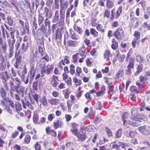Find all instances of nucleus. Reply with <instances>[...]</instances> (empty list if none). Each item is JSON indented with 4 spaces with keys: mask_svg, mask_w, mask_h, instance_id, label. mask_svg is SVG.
Wrapping results in <instances>:
<instances>
[{
    "mask_svg": "<svg viewBox=\"0 0 150 150\" xmlns=\"http://www.w3.org/2000/svg\"><path fill=\"white\" fill-rule=\"evenodd\" d=\"M132 118L133 120L141 122L142 120L146 121L147 120L146 117L142 115H137V110L135 108L131 110Z\"/></svg>",
    "mask_w": 150,
    "mask_h": 150,
    "instance_id": "obj_1",
    "label": "nucleus"
},
{
    "mask_svg": "<svg viewBox=\"0 0 150 150\" xmlns=\"http://www.w3.org/2000/svg\"><path fill=\"white\" fill-rule=\"evenodd\" d=\"M128 115V114L127 112L124 113L122 115V118L124 125H127V124H129L134 127H137L139 125V123L137 122H133L127 120V119Z\"/></svg>",
    "mask_w": 150,
    "mask_h": 150,
    "instance_id": "obj_2",
    "label": "nucleus"
},
{
    "mask_svg": "<svg viewBox=\"0 0 150 150\" xmlns=\"http://www.w3.org/2000/svg\"><path fill=\"white\" fill-rule=\"evenodd\" d=\"M113 35L118 40H122L124 36L123 29L121 28L117 29L114 32Z\"/></svg>",
    "mask_w": 150,
    "mask_h": 150,
    "instance_id": "obj_3",
    "label": "nucleus"
},
{
    "mask_svg": "<svg viewBox=\"0 0 150 150\" xmlns=\"http://www.w3.org/2000/svg\"><path fill=\"white\" fill-rule=\"evenodd\" d=\"M53 68V67L52 64L48 65L46 66L45 64L42 67L41 69V72L42 74L43 73H45L47 75L49 74L52 70Z\"/></svg>",
    "mask_w": 150,
    "mask_h": 150,
    "instance_id": "obj_4",
    "label": "nucleus"
},
{
    "mask_svg": "<svg viewBox=\"0 0 150 150\" xmlns=\"http://www.w3.org/2000/svg\"><path fill=\"white\" fill-rule=\"evenodd\" d=\"M140 133L144 135H148L150 133V127L147 126H144L138 128Z\"/></svg>",
    "mask_w": 150,
    "mask_h": 150,
    "instance_id": "obj_5",
    "label": "nucleus"
},
{
    "mask_svg": "<svg viewBox=\"0 0 150 150\" xmlns=\"http://www.w3.org/2000/svg\"><path fill=\"white\" fill-rule=\"evenodd\" d=\"M14 88L16 92L22 97L24 96L25 88L20 86H15Z\"/></svg>",
    "mask_w": 150,
    "mask_h": 150,
    "instance_id": "obj_6",
    "label": "nucleus"
},
{
    "mask_svg": "<svg viewBox=\"0 0 150 150\" xmlns=\"http://www.w3.org/2000/svg\"><path fill=\"white\" fill-rule=\"evenodd\" d=\"M37 37H36V39L37 40H38V43L40 42H41L43 41V39L44 38V34L40 30L38 29L37 30Z\"/></svg>",
    "mask_w": 150,
    "mask_h": 150,
    "instance_id": "obj_7",
    "label": "nucleus"
},
{
    "mask_svg": "<svg viewBox=\"0 0 150 150\" xmlns=\"http://www.w3.org/2000/svg\"><path fill=\"white\" fill-rule=\"evenodd\" d=\"M9 78V77L7 75V71L1 72L0 73V79L2 80L3 83H5Z\"/></svg>",
    "mask_w": 150,
    "mask_h": 150,
    "instance_id": "obj_8",
    "label": "nucleus"
},
{
    "mask_svg": "<svg viewBox=\"0 0 150 150\" xmlns=\"http://www.w3.org/2000/svg\"><path fill=\"white\" fill-rule=\"evenodd\" d=\"M69 57L68 56H66L64 57V59H62L59 63V67H60L61 69H63L62 66H64L65 63L68 64L69 63Z\"/></svg>",
    "mask_w": 150,
    "mask_h": 150,
    "instance_id": "obj_9",
    "label": "nucleus"
},
{
    "mask_svg": "<svg viewBox=\"0 0 150 150\" xmlns=\"http://www.w3.org/2000/svg\"><path fill=\"white\" fill-rule=\"evenodd\" d=\"M14 44H13V42H9L8 44L9 50V55L8 57L11 58L13 56L14 53Z\"/></svg>",
    "mask_w": 150,
    "mask_h": 150,
    "instance_id": "obj_10",
    "label": "nucleus"
},
{
    "mask_svg": "<svg viewBox=\"0 0 150 150\" xmlns=\"http://www.w3.org/2000/svg\"><path fill=\"white\" fill-rule=\"evenodd\" d=\"M9 2L11 3L10 5L11 7L14 8L17 11L19 12V10L18 8V2L15 0H9Z\"/></svg>",
    "mask_w": 150,
    "mask_h": 150,
    "instance_id": "obj_11",
    "label": "nucleus"
},
{
    "mask_svg": "<svg viewBox=\"0 0 150 150\" xmlns=\"http://www.w3.org/2000/svg\"><path fill=\"white\" fill-rule=\"evenodd\" d=\"M53 123L54 127L55 129H56L59 127L62 128L64 126V123L60 120H55Z\"/></svg>",
    "mask_w": 150,
    "mask_h": 150,
    "instance_id": "obj_12",
    "label": "nucleus"
},
{
    "mask_svg": "<svg viewBox=\"0 0 150 150\" xmlns=\"http://www.w3.org/2000/svg\"><path fill=\"white\" fill-rule=\"evenodd\" d=\"M44 12L42 15L45 14V16L47 18H50L52 16V13L51 11L47 7H45L43 9Z\"/></svg>",
    "mask_w": 150,
    "mask_h": 150,
    "instance_id": "obj_13",
    "label": "nucleus"
},
{
    "mask_svg": "<svg viewBox=\"0 0 150 150\" xmlns=\"http://www.w3.org/2000/svg\"><path fill=\"white\" fill-rule=\"evenodd\" d=\"M39 43L40 45L38 47L39 53L42 56L45 53V52H43L44 42L42 41L41 42H39Z\"/></svg>",
    "mask_w": 150,
    "mask_h": 150,
    "instance_id": "obj_14",
    "label": "nucleus"
},
{
    "mask_svg": "<svg viewBox=\"0 0 150 150\" xmlns=\"http://www.w3.org/2000/svg\"><path fill=\"white\" fill-rule=\"evenodd\" d=\"M77 137L78 141L80 142L84 141L86 138L85 135L84 134L79 132V133L77 134Z\"/></svg>",
    "mask_w": 150,
    "mask_h": 150,
    "instance_id": "obj_15",
    "label": "nucleus"
},
{
    "mask_svg": "<svg viewBox=\"0 0 150 150\" xmlns=\"http://www.w3.org/2000/svg\"><path fill=\"white\" fill-rule=\"evenodd\" d=\"M112 43L111 45L112 48L115 50L118 47V43L116 41L115 38H113L112 40Z\"/></svg>",
    "mask_w": 150,
    "mask_h": 150,
    "instance_id": "obj_16",
    "label": "nucleus"
},
{
    "mask_svg": "<svg viewBox=\"0 0 150 150\" xmlns=\"http://www.w3.org/2000/svg\"><path fill=\"white\" fill-rule=\"evenodd\" d=\"M114 3L112 0H107L106 6L108 8H111L114 6Z\"/></svg>",
    "mask_w": 150,
    "mask_h": 150,
    "instance_id": "obj_17",
    "label": "nucleus"
},
{
    "mask_svg": "<svg viewBox=\"0 0 150 150\" xmlns=\"http://www.w3.org/2000/svg\"><path fill=\"white\" fill-rule=\"evenodd\" d=\"M143 69V66L142 64H140L138 65L137 68V71L135 73V75H138L142 71Z\"/></svg>",
    "mask_w": 150,
    "mask_h": 150,
    "instance_id": "obj_18",
    "label": "nucleus"
},
{
    "mask_svg": "<svg viewBox=\"0 0 150 150\" xmlns=\"http://www.w3.org/2000/svg\"><path fill=\"white\" fill-rule=\"evenodd\" d=\"M67 45L69 46L75 47L78 44V42L75 41L70 40L67 42Z\"/></svg>",
    "mask_w": 150,
    "mask_h": 150,
    "instance_id": "obj_19",
    "label": "nucleus"
},
{
    "mask_svg": "<svg viewBox=\"0 0 150 150\" xmlns=\"http://www.w3.org/2000/svg\"><path fill=\"white\" fill-rule=\"evenodd\" d=\"M0 94L2 98L4 99L7 98L6 97V93L3 88H1L0 90Z\"/></svg>",
    "mask_w": 150,
    "mask_h": 150,
    "instance_id": "obj_20",
    "label": "nucleus"
},
{
    "mask_svg": "<svg viewBox=\"0 0 150 150\" xmlns=\"http://www.w3.org/2000/svg\"><path fill=\"white\" fill-rule=\"evenodd\" d=\"M15 32H11L10 34L12 40L11 39H9L7 40L8 44H9V42H13V44H14L15 42V40L14 38V33Z\"/></svg>",
    "mask_w": 150,
    "mask_h": 150,
    "instance_id": "obj_21",
    "label": "nucleus"
},
{
    "mask_svg": "<svg viewBox=\"0 0 150 150\" xmlns=\"http://www.w3.org/2000/svg\"><path fill=\"white\" fill-rule=\"evenodd\" d=\"M28 48V45L27 42H24L22 44L21 49L23 52H25L26 51L27 49Z\"/></svg>",
    "mask_w": 150,
    "mask_h": 150,
    "instance_id": "obj_22",
    "label": "nucleus"
},
{
    "mask_svg": "<svg viewBox=\"0 0 150 150\" xmlns=\"http://www.w3.org/2000/svg\"><path fill=\"white\" fill-rule=\"evenodd\" d=\"M144 144L146 145V146L142 147H138V150H149V144L148 142H144Z\"/></svg>",
    "mask_w": 150,
    "mask_h": 150,
    "instance_id": "obj_23",
    "label": "nucleus"
},
{
    "mask_svg": "<svg viewBox=\"0 0 150 150\" xmlns=\"http://www.w3.org/2000/svg\"><path fill=\"white\" fill-rule=\"evenodd\" d=\"M49 102L51 105H57L58 104V100L56 99H50Z\"/></svg>",
    "mask_w": 150,
    "mask_h": 150,
    "instance_id": "obj_24",
    "label": "nucleus"
},
{
    "mask_svg": "<svg viewBox=\"0 0 150 150\" xmlns=\"http://www.w3.org/2000/svg\"><path fill=\"white\" fill-rule=\"evenodd\" d=\"M134 36L135 38L134 39H136L138 42H139L140 37V33L137 30L135 31L134 33Z\"/></svg>",
    "mask_w": 150,
    "mask_h": 150,
    "instance_id": "obj_25",
    "label": "nucleus"
},
{
    "mask_svg": "<svg viewBox=\"0 0 150 150\" xmlns=\"http://www.w3.org/2000/svg\"><path fill=\"white\" fill-rule=\"evenodd\" d=\"M134 58L131 59L129 61V63L127 66V68H133L134 67Z\"/></svg>",
    "mask_w": 150,
    "mask_h": 150,
    "instance_id": "obj_26",
    "label": "nucleus"
},
{
    "mask_svg": "<svg viewBox=\"0 0 150 150\" xmlns=\"http://www.w3.org/2000/svg\"><path fill=\"white\" fill-rule=\"evenodd\" d=\"M122 6H120L118 8L115 14L116 18H118L121 13L122 12Z\"/></svg>",
    "mask_w": 150,
    "mask_h": 150,
    "instance_id": "obj_27",
    "label": "nucleus"
},
{
    "mask_svg": "<svg viewBox=\"0 0 150 150\" xmlns=\"http://www.w3.org/2000/svg\"><path fill=\"white\" fill-rule=\"evenodd\" d=\"M110 52L108 50H106L104 54V59L106 61H108L109 60V56Z\"/></svg>",
    "mask_w": 150,
    "mask_h": 150,
    "instance_id": "obj_28",
    "label": "nucleus"
},
{
    "mask_svg": "<svg viewBox=\"0 0 150 150\" xmlns=\"http://www.w3.org/2000/svg\"><path fill=\"white\" fill-rule=\"evenodd\" d=\"M59 19V16L58 12L57 11H55V16L53 19V21L54 23H57Z\"/></svg>",
    "mask_w": 150,
    "mask_h": 150,
    "instance_id": "obj_29",
    "label": "nucleus"
},
{
    "mask_svg": "<svg viewBox=\"0 0 150 150\" xmlns=\"http://www.w3.org/2000/svg\"><path fill=\"white\" fill-rule=\"evenodd\" d=\"M90 33L94 37H97L98 36V33L94 29L92 28L90 29Z\"/></svg>",
    "mask_w": 150,
    "mask_h": 150,
    "instance_id": "obj_30",
    "label": "nucleus"
},
{
    "mask_svg": "<svg viewBox=\"0 0 150 150\" xmlns=\"http://www.w3.org/2000/svg\"><path fill=\"white\" fill-rule=\"evenodd\" d=\"M74 29L80 35H81L83 32V30L81 28L78 26H74Z\"/></svg>",
    "mask_w": 150,
    "mask_h": 150,
    "instance_id": "obj_31",
    "label": "nucleus"
},
{
    "mask_svg": "<svg viewBox=\"0 0 150 150\" xmlns=\"http://www.w3.org/2000/svg\"><path fill=\"white\" fill-rule=\"evenodd\" d=\"M40 102L43 105L45 106H47V102L45 97L44 96L41 98L40 100Z\"/></svg>",
    "mask_w": 150,
    "mask_h": 150,
    "instance_id": "obj_32",
    "label": "nucleus"
},
{
    "mask_svg": "<svg viewBox=\"0 0 150 150\" xmlns=\"http://www.w3.org/2000/svg\"><path fill=\"white\" fill-rule=\"evenodd\" d=\"M1 45V47L3 50V52H6V50L7 49V44L5 42H4L1 43V42H0Z\"/></svg>",
    "mask_w": 150,
    "mask_h": 150,
    "instance_id": "obj_33",
    "label": "nucleus"
},
{
    "mask_svg": "<svg viewBox=\"0 0 150 150\" xmlns=\"http://www.w3.org/2000/svg\"><path fill=\"white\" fill-rule=\"evenodd\" d=\"M1 28L2 29V33L3 37L4 38H5L6 34V35L7 38H8L9 37V35L8 32L6 30L3 28L2 26H1Z\"/></svg>",
    "mask_w": 150,
    "mask_h": 150,
    "instance_id": "obj_34",
    "label": "nucleus"
},
{
    "mask_svg": "<svg viewBox=\"0 0 150 150\" xmlns=\"http://www.w3.org/2000/svg\"><path fill=\"white\" fill-rule=\"evenodd\" d=\"M79 54L78 53H77L73 55L72 56V59L73 62H76L78 59L79 58Z\"/></svg>",
    "mask_w": 150,
    "mask_h": 150,
    "instance_id": "obj_35",
    "label": "nucleus"
},
{
    "mask_svg": "<svg viewBox=\"0 0 150 150\" xmlns=\"http://www.w3.org/2000/svg\"><path fill=\"white\" fill-rule=\"evenodd\" d=\"M38 115L37 114H35L33 117V120L34 123L35 124H37L38 123Z\"/></svg>",
    "mask_w": 150,
    "mask_h": 150,
    "instance_id": "obj_36",
    "label": "nucleus"
},
{
    "mask_svg": "<svg viewBox=\"0 0 150 150\" xmlns=\"http://www.w3.org/2000/svg\"><path fill=\"white\" fill-rule=\"evenodd\" d=\"M136 60L137 62L141 63L143 61V59L142 57L139 54L136 55Z\"/></svg>",
    "mask_w": 150,
    "mask_h": 150,
    "instance_id": "obj_37",
    "label": "nucleus"
},
{
    "mask_svg": "<svg viewBox=\"0 0 150 150\" xmlns=\"http://www.w3.org/2000/svg\"><path fill=\"white\" fill-rule=\"evenodd\" d=\"M15 108L17 111H20L22 109L21 106L18 102L16 103Z\"/></svg>",
    "mask_w": 150,
    "mask_h": 150,
    "instance_id": "obj_38",
    "label": "nucleus"
},
{
    "mask_svg": "<svg viewBox=\"0 0 150 150\" xmlns=\"http://www.w3.org/2000/svg\"><path fill=\"white\" fill-rule=\"evenodd\" d=\"M23 2V5L26 6L27 8H30V0H24Z\"/></svg>",
    "mask_w": 150,
    "mask_h": 150,
    "instance_id": "obj_39",
    "label": "nucleus"
},
{
    "mask_svg": "<svg viewBox=\"0 0 150 150\" xmlns=\"http://www.w3.org/2000/svg\"><path fill=\"white\" fill-rule=\"evenodd\" d=\"M50 83L53 87L55 88L58 84V82L55 80L52 79Z\"/></svg>",
    "mask_w": 150,
    "mask_h": 150,
    "instance_id": "obj_40",
    "label": "nucleus"
},
{
    "mask_svg": "<svg viewBox=\"0 0 150 150\" xmlns=\"http://www.w3.org/2000/svg\"><path fill=\"white\" fill-rule=\"evenodd\" d=\"M70 70L69 72L72 74H73L75 73V66L73 64H71L70 67Z\"/></svg>",
    "mask_w": 150,
    "mask_h": 150,
    "instance_id": "obj_41",
    "label": "nucleus"
},
{
    "mask_svg": "<svg viewBox=\"0 0 150 150\" xmlns=\"http://www.w3.org/2000/svg\"><path fill=\"white\" fill-rule=\"evenodd\" d=\"M38 19V24L39 25L41 24L42 23V21L44 19V18L42 16V14L39 15Z\"/></svg>",
    "mask_w": 150,
    "mask_h": 150,
    "instance_id": "obj_42",
    "label": "nucleus"
},
{
    "mask_svg": "<svg viewBox=\"0 0 150 150\" xmlns=\"http://www.w3.org/2000/svg\"><path fill=\"white\" fill-rule=\"evenodd\" d=\"M96 28L98 31H101L102 33L104 32V30L103 29L102 26L100 24H98L96 26Z\"/></svg>",
    "mask_w": 150,
    "mask_h": 150,
    "instance_id": "obj_43",
    "label": "nucleus"
},
{
    "mask_svg": "<svg viewBox=\"0 0 150 150\" xmlns=\"http://www.w3.org/2000/svg\"><path fill=\"white\" fill-rule=\"evenodd\" d=\"M55 116L54 114H50L48 116V119L49 121H52L55 117Z\"/></svg>",
    "mask_w": 150,
    "mask_h": 150,
    "instance_id": "obj_44",
    "label": "nucleus"
},
{
    "mask_svg": "<svg viewBox=\"0 0 150 150\" xmlns=\"http://www.w3.org/2000/svg\"><path fill=\"white\" fill-rule=\"evenodd\" d=\"M122 132V131L121 129H119L117 131L115 134V135L117 138H119L121 137Z\"/></svg>",
    "mask_w": 150,
    "mask_h": 150,
    "instance_id": "obj_45",
    "label": "nucleus"
},
{
    "mask_svg": "<svg viewBox=\"0 0 150 150\" xmlns=\"http://www.w3.org/2000/svg\"><path fill=\"white\" fill-rule=\"evenodd\" d=\"M35 64H30V72H35L36 71V68H35Z\"/></svg>",
    "mask_w": 150,
    "mask_h": 150,
    "instance_id": "obj_46",
    "label": "nucleus"
},
{
    "mask_svg": "<svg viewBox=\"0 0 150 150\" xmlns=\"http://www.w3.org/2000/svg\"><path fill=\"white\" fill-rule=\"evenodd\" d=\"M6 0H0V5L3 7H4L6 5Z\"/></svg>",
    "mask_w": 150,
    "mask_h": 150,
    "instance_id": "obj_47",
    "label": "nucleus"
},
{
    "mask_svg": "<svg viewBox=\"0 0 150 150\" xmlns=\"http://www.w3.org/2000/svg\"><path fill=\"white\" fill-rule=\"evenodd\" d=\"M19 41L18 42L17 41L16 45V50H18L20 46V42L22 41V38H19Z\"/></svg>",
    "mask_w": 150,
    "mask_h": 150,
    "instance_id": "obj_48",
    "label": "nucleus"
},
{
    "mask_svg": "<svg viewBox=\"0 0 150 150\" xmlns=\"http://www.w3.org/2000/svg\"><path fill=\"white\" fill-rule=\"evenodd\" d=\"M30 137L29 135H26L25 137V139H24V141L25 142L27 143L28 144L29 143L30 141Z\"/></svg>",
    "mask_w": 150,
    "mask_h": 150,
    "instance_id": "obj_49",
    "label": "nucleus"
},
{
    "mask_svg": "<svg viewBox=\"0 0 150 150\" xmlns=\"http://www.w3.org/2000/svg\"><path fill=\"white\" fill-rule=\"evenodd\" d=\"M138 4H140L141 6L143 9H144L146 6V3L144 0H141L139 3Z\"/></svg>",
    "mask_w": 150,
    "mask_h": 150,
    "instance_id": "obj_50",
    "label": "nucleus"
},
{
    "mask_svg": "<svg viewBox=\"0 0 150 150\" xmlns=\"http://www.w3.org/2000/svg\"><path fill=\"white\" fill-rule=\"evenodd\" d=\"M110 15V11L108 9H105L104 12V16L108 18L109 17Z\"/></svg>",
    "mask_w": 150,
    "mask_h": 150,
    "instance_id": "obj_51",
    "label": "nucleus"
},
{
    "mask_svg": "<svg viewBox=\"0 0 150 150\" xmlns=\"http://www.w3.org/2000/svg\"><path fill=\"white\" fill-rule=\"evenodd\" d=\"M7 20L9 25H12L13 24V21L12 19L9 16H8L7 18Z\"/></svg>",
    "mask_w": 150,
    "mask_h": 150,
    "instance_id": "obj_52",
    "label": "nucleus"
},
{
    "mask_svg": "<svg viewBox=\"0 0 150 150\" xmlns=\"http://www.w3.org/2000/svg\"><path fill=\"white\" fill-rule=\"evenodd\" d=\"M112 145V148L114 149L113 150H120L118 149V147L117 145H116L114 142L112 143L110 146Z\"/></svg>",
    "mask_w": 150,
    "mask_h": 150,
    "instance_id": "obj_53",
    "label": "nucleus"
},
{
    "mask_svg": "<svg viewBox=\"0 0 150 150\" xmlns=\"http://www.w3.org/2000/svg\"><path fill=\"white\" fill-rule=\"evenodd\" d=\"M39 29L43 33V34H44L45 35V36L46 37H47L48 34L46 33V29L44 27H42L41 29Z\"/></svg>",
    "mask_w": 150,
    "mask_h": 150,
    "instance_id": "obj_54",
    "label": "nucleus"
},
{
    "mask_svg": "<svg viewBox=\"0 0 150 150\" xmlns=\"http://www.w3.org/2000/svg\"><path fill=\"white\" fill-rule=\"evenodd\" d=\"M22 79L23 80V81H24V83L25 84H27L28 82L29 81V80H28V76H27L26 77H24L23 76V77H22Z\"/></svg>",
    "mask_w": 150,
    "mask_h": 150,
    "instance_id": "obj_55",
    "label": "nucleus"
},
{
    "mask_svg": "<svg viewBox=\"0 0 150 150\" xmlns=\"http://www.w3.org/2000/svg\"><path fill=\"white\" fill-rule=\"evenodd\" d=\"M32 52L34 57H36L38 53V50L37 48L34 49L33 50Z\"/></svg>",
    "mask_w": 150,
    "mask_h": 150,
    "instance_id": "obj_56",
    "label": "nucleus"
},
{
    "mask_svg": "<svg viewBox=\"0 0 150 150\" xmlns=\"http://www.w3.org/2000/svg\"><path fill=\"white\" fill-rule=\"evenodd\" d=\"M106 131L108 136L111 137L112 136V134L110 129L107 127H106Z\"/></svg>",
    "mask_w": 150,
    "mask_h": 150,
    "instance_id": "obj_57",
    "label": "nucleus"
},
{
    "mask_svg": "<svg viewBox=\"0 0 150 150\" xmlns=\"http://www.w3.org/2000/svg\"><path fill=\"white\" fill-rule=\"evenodd\" d=\"M147 79V78L146 76H141L139 77V80L141 82H144Z\"/></svg>",
    "mask_w": 150,
    "mask_h": 150,
    "instance_id": "obj_58",
    "label": "nucleus"
},
{
    "mask_svg": "<svg viewBox=\"0 0 150 150\" xmlns=\"http://www.w3.org/2000/svg\"><path fill=\"white\" fill-rule=\"evenodd\" d=\"M35 72H30V82L32 81L33 79L35 76Z\"/></svg>",
    "mask_w": 150,
    "mask_h": 150,
    "instance_id": "obj_59",
    "label": "nucleus"
},
{
    "mask_svg": "<svg viewBox=\"0 0 150 150\" xmlns=\"http://www.w3.org/2000/svg\"><path fill=\"white\" fill-rule=\"evenodd\" d=\"M65 118L66 119V121L67 122H69L71 120V115H69L66 114L65 115Z\"/></svg>",
    "mask_w": 150,
    "mask_h": 150,
    "instance_id": "obj_60",
    "label": "nucleus"
},
{
    "mask_svg": "<svg viewBox=\"0 0 150 150\" xmlns=\"http://www.w3.org/2000/svg\"><path fill=\"white\" fill-rule=\"evenodd\" d=\"M76 72L77 74L76 75L77 76H79L81 72V69L79 67H77L76 70Z\"/></svg>",
    "mask_w": 150,
    "mask_h": 150,
    "instance_id": "obj_61",
    "label": "nucleus"
},
{
    "mask_svg": "<svg viewBox=\"0 0 150 150\" xmlns=\"http://www.w3.org/2000/svg\"><path fill=\"white\" fill-rule=\"evenodd\" d=\"M139 42H138L136 39H134L133 40L132 42V45L133 47H136V43H139Z\"/></svg>",
    "mask_w": 150,
    "mask_h": 150,
    "instance_id": "obj_62",
    "label": "nucleus"
},
{
    "mask_svg": "<svg viewBox=\"0 0 150 150\" xmlns=\"http://www.w3.org/2000/svg\"><path fill=\"white\" fill-rule=\"evenodd\" d=\"M50 134L54 137L56 136L57 134L56 132L53 129H51Z\"/></svg>",
    "mask_w": 150,
    "mask_h": 150,
    "instance_id": "obj_63",
    "label": "nucleus"
},
{
    "mask_svg": "<svg viewBox=\"0 0 150 150\" xmlns=\"http://www.w3.org/2000/svg\"><path fill=\"white\" fill-rule=\"evenodd\" d=\"M72 39L77 40L79 38V36L75 34L72 35L71 37Z\"/></svg>",
    "mask_w": 150,
    "mask_h": 150,
    "instance_id": "obj_64",
    "label": "nucleus"
}]
</instances>
